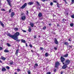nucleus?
<instances>
[{
  "mask_svg": "<svg viewBox=\"0 0 74 74\" xmlns=\"http://www.w3.org/2000/svg\"><path fill=\"white\" fill-rule=\"evenodd\" d=\"M27 73H28V74H31V72L30 71V70L28 71Z\"/></svg>",
  "mask_w": 74,
  "mask_h": 74,
  "instance_id": "obj_24",
  "label": "nucleus"
},
{
  "mask_svg": "<svg viewBox=\"0 0 74 74\" xmlns=\"http://www.w3.org/2000/svg\"><path fill=\"white\" fill-rule=\"evenodd\" d=\"M38 16H39V17H41V16H42V14H41V13H39Z\"/></svg>",
  "mask_w": 74,
  "mask_h": 74,
  "instance_id": "obj_21",
  "label": "nucleus"
},
{
  "mask_svg": "<svg viewBox=\"0 0 74 74\" xmlns=\"http://www.w3.org/2000/svg\"><path fill=\"white\" fill-rule=\"evenodd\" d=\"M49 26H51V24H49Z\"/></svg>",
  "mask_w": 74,
  "mask_h": 74,
  "instance_id": "obj_57",
  "label": "nucleus"
},
{
  "mask_svg": "<svg viewBox=\"0 0 74 74\" xmlns=\"http://www.w3.org/2000/svg\"><path fill=\"white\" fill-rule=\"evenodd\" d=\"M67 65H66V64H64L63 66L62 67V69H65L67 67Z\"/></svg>",
  "mask_w": 74,
  "mask_h": 74,
  "instance_id": "obj_6",
  "label": "nucleus"
},
{
  "mask_svg": "<svg viewBox=\"0 0 74 74\" xmlns=\"http://www.w3.org/2000/svg\"><path fill=\"white\" fill-rule=\"evenodd\" d=\"M70 61L69 60H67L65 62L64 64H66V65H68V64L70 63Z\"/></svg>",
  "mask_w": 74,
  "mask_h": 74,
  "instance_id": "obj_2",
  "label": "nucleus"
},
{
  "mask_svg": "<svg viewBox=\"0 0 74 74\" xmlns=\"http://www.w3.org/2000/svg\"><path fill=\"white\" fill-rule=\"evenodd\" d=\"M71 18H74V15H72L71 16Z\"/></svg>",
  "mask_w": 74,
  "mask_h": 74,
  "instance_id": "obj_35",
  "label": "nucleus"
},
{
  "mask_svg": "<svg viewBox=\"0 0 74 74\" xmlns=\"http://www.w3.org/2000/svg\"><path fill=\"white\" fill-rule=\"evenodd\" d=\"M29 47H31V48H32V45L31 44L29 45Z\"/></svg>",
  "mask_w": 74,
  "mask_h": 74,
  "instance_id": "obj_42",
  "label": "nucleus"
},
{
  "mask_svg": "<svg viewBox=\"0 0 74 74\" xmlns=\"http://www.w3.org/2000/svg\"><path fill=\"white\" fill-rule=\"evenodd\" d=\"M57 26H58V25H57Z\"/></svg>",
  "mask_w": 74,
  "mask_h": 74,
  "instance_id": "obj_64",
  "label": "nucleus"
},
{
  "mask_svg": "<svg viewBox=\"0 0 74 74\" xmlns=\"http://www.w3.org/2000/svg\"><path fill=\"white\" fill-rule=\"evenodd\" d=\"M64 44L65 45H69V43H68L67 42H65L64 43Z\"/></svg>",
  "mask_w": 74,
  "mask_h": 74,
  "instance_id": "obj_23",
  "label": "nucleus"
},
{
  "mask_svg": "<svg viewBox=\"0 0 74 74\" xmlns=\"http://www.w3.org/2000/svg\"><path fill=\"white\" fill-rule=\"evenodd\" d=\"M63 73H64V72L62 71V72H61V74H63Z\"/></svg>",
  "mask_w": 74,
  "mask_h": 74,
  "instance_id": "obj_48",
  "label": "nucleus"
},
{
  "mask_svg": "<svg viewBox=\"0 0 74 74\" xmlns=\"http://www.w3.org/2000/svg\"><path fill=\"white\" fill-rule=\"evenodd\" d=\"M66 15H68V13H66Z\"/></svg>",
  "mask_w": 74,
  "mask_h": 74,
  "instance_id": "obj_63",
  "label": "nucleus"
},
{
  "mask_svg": "<svg viewBox=\"0 0 74 74\" xmlns=\"http://www.w3.org/2000/svg\"><path fill=\"white\" fill-rule=\"evenodd\" d=\"M48 53H46L45 54V56L46 57H47V56H48Z\"/></svg>",
  "mask_w": 74,
  "mask_h": 74,
  "instance_id": "obj_28",
  "label": "nucleus"
},
{
  "mask_svg": "<svg viewBox=\"0 0 74 74\" xmlns=\"http://www.w3.org/2000/svg\"><path fill=\"white\" fill-rule=\"evenodd\" d=\"M23 13H22L21 14V15H23Z\"/></svg>",
  "mask_w": 74,
  "mask_h": 74,
  "instance_id": "obj_56",
  "label": "nucleus"
},
{
  "mask_svg": "<svg viewBox=\"0 0 74 74\" xmlns=\"http://www.w3.org/2000/svg\"><path fill=\"white\" fill-rule=\"evenodd\" d=\"M54 72H56V69H55L54 70Z\"/></svg>",
  "mask_w": 74,
  "mask_h": 74,
  "instance_id": "obj_47",
  "label": "nucleus"
},
{
  "mask_svg": "<svg viewBox=\"0 0 74 74\" xmlns=\"http://www.w3.org/2000/svg\"><path fill=\"white\" fill-rule=\"evenodd\" d=\"M64 1H65V2L66 4L67 3V2L66 1V0H64Z\"/></svg>",
  "mask_w": 74,
  "mask_h": 74,
  "instance_id": "obj_49",
  "label": "nucleus"
},
{
  "mask_svg": "<svg viewBox=\"0 0 74 74\" xmlns=\"http://www.w3.org/2000/svg\"><path fill=\"white\" fill-rule=\"evenodd\" d=\"M42 0L43 1H45V0Z\"/></svg>",
  "mask_w": 74,
  "mask_h": 74,
  "instance_id": "obj_60",
  "label": "nucleus"
},
{
  "mask_svg": "<svg viewBox=\"0 0 74 74\" xmlns=\"http://www.w3.org/2000/svg\"><path fill=\"white\" fill-rule=\"evenodd\" d=\"M2 49H3V48L2 47H0V50H2Z\"/></svg>",
  "mask_w": 74,
  "mask_h": 74,
  "instance_id": "obj_52",
  "label": "nucleus"
},
{
  "mask_svg": "<svg viewBox=\"0 0 74 74\" xmlns=\"http://www.w3.org/2000/svg\"><path fill=\"white\" fill-rule=\"evenodd\" d=\"M5 52L7 53L9 52V51L7 49H5L4 51Z\"/></svg>",
  "mask_w": 74,
  "mask_h": 74,
  "instance_id": "obj_20",
  "label": "nucleus"
},
{
  "mask_svg": "<svg viewBox=\"0 0 74 74\" xmlns=\"http://www.w3.org/2000/svg\"><path fill=\"white\" fill-rule=\"evenodd\" d=\"M74 0H72V4H73L74 3Z\"/></svg>",
  "mask_w": 74,
  "mask_h": 74,
  "instance_id": "obj_36",
  "label": "nucleus"
},
{
  "mask_svg": "<svg viewBox=\"0 0 74 74\" xmlns=\"http://www.w3.org/2000/svg\"><path fill=\"white\" fill-rule=\"evenodd\" d=\"M25 19H26V16H23L21 17V19L22 20L25 21Z\"/></svg>",
  "mask_w": 74,
  "mask_h": 74,
  "instance_id": "obj_9",
  "label": "nucleus"
},
{
  "mask_svg": "<svg viewBox=\"0 0 74 74\" xmlns=\"http://www.w3.org/2000/svg\"><path fill=\"white\" fill-rule=\"evenodd\" d=\"M23 32H24L25 33H26V31L25 30H23Z\"/></svg>",
  "mask_w": 74,
  "mask_h": 74,
  "instance_id": "obj_45",
  "label": "nucleus"
},
{
  "mask_svg": "<svg viewBox=\"0 0 74 74\" xmlns=\"http://www.w3.org/2000/svg\"><path fill=\"white\" fill-rule=\"evenodd\" d=\"M28 31L29 32H31V28H29Z\"/></svg>",
  "mask_w": 74,
  "mask_h": 74,
  "instance_id": "obj_29",
  "label": "nucleus"
},
{
  "mask_svg": "<svg viewBox=\"0 0 74 74\" xmlns=\"http://www.w3.org/2000/svg\"><path fill=\"white\" fill-rule=\"evenodd\" d=\"M21 41L22 42H23L24 43H25V42H26V41L25 40H24L23 39H22L21 40Z\"/></svg>",
  "mask_w": 74,
  "mask_h": 74,
  "instance_id": "obj_18",
  "label": "nucleus"
},
{
  "mask_svg": "<svg viewBox=\"0 0 74 74\" xmlns=\"http://www.w3.org/2000/svg\"><path fill=\"white\" fill-rule=\"evenodd\" d=\"M65 21H66V20L64 19H63V20H62V23H64Z\"/></svg>",
  "mask_w": 74,
  "mask_h": 74,
  "instance_id": "obj_19",
  "label": "nucleus"
},
{
  "mask_svg": "<svg viewBox=\"0 0 74 74\" xmlns=\"http://www.w3.org/2000/svg\"><path fill=\"white\" fill-rule=\"evenodd\" d=\"M54 49H55V50H57V48L56 47H55Z\"/></svg>",
  "mask_w": 74,
  "mask_h": 74,
  "instance_id": "obj_50",
  "label": "nucleus"
},
{
  "mask_svg": "<svg viewBox=\"0 0 74 74\" xmlns=\"http://www.w3.org/2000/svg\"><path fill=\"white\" fill-rule=\"evenodd\" d=\"M50 4L51 5H53V3L52 2H51L50 3Z\"/></svg>",
  "mask_w": 74,
  "mask_h": 74,
  "instance_id": "obj_39",
  "label": "nucleus"
},
{
  "mask_svg": "<svg viewBox=\"0 0 74 74\" xmlns=\"http://www.w3.org/2000/svg\"><path fill=\"white\" fill-rule=\"evenodd\" d=\"M30 25L31 27H33V26H34V24L33 23H30Z\"/></svg>",
  "mask_w": 74,
  "mask_h": 74,
  "instance_id": "obj_12",
  "label": "nucleus"
},
{
  "mask_svg": "<svg viewBox=\"0 0 74 74\" xmlns=\"http://www.w3.org/2000/svg\"><path fill=\"white\" fill-rule=\"evenodd\" d=\"M0 62L1 63H2V62H1V61H0Z\"/></svg>",
  "mask_w": 74,
  "mask_h": 74,
  "instance_id": "obj_59",
  "label": "nucleus"
},
{
  "mask_svg": "<svg viewBox=\"0 0 74 74\" xmlns=\"http://www.w3.org/2000/svg\"><path fill=\"white\" fill-rule=\"evenodd\" d=\"M14 74H17V73H16V72H15L14 73Z\"/></svg>",
  "mask_w": 74,
  "mask_h": 74,
  "instance_id": "obj_55",
  "label": "nucleus"
},
{
  "mask_svg": "<svg viewBox=\"0 0 74 74\" xmlns=\"http://www.w3.org/2000/svg\"><path fill=\"white\" fill-rule=\"evenodd\" d=\"M12 38H13L15 40H16L17 41H18L19 42L20 41V40L19 39H18V37L16 36L15 38H13V37H12Z\"/></svg>",
  "mask_w": 74,
  "mask_h": 74,
  "instance_id": "obj_3",
  "label": "nucleus"
},
{
  "mask_svg": "<svg viewBox=\"0 0 74 74\" xmlns=\"http://www.w3.org/2000/svg\"><path fill=\"white\" fill-rule=\"evenodd\" d=\"M11 10H12V9H10V10H9V12H11Z\"/></svg>",
  "mask_w": 74,
  "mask_h": 74,
  "instance_id": "obj_40",
  "label": "nucleus"
},
{
  "mask_svg": "<svg viewBox=\"0 0 74 74\" xmlns=\"http://www.w3.org/2000/svg\"><path fill=\"white\" fill-rule=\"evenodd\" d=\"M55 64V67H57L58 66H59L60 65L59 62H57Z\"/></svg>",
  "mask_w": 74,
  "mask_h": 74,
  "instance_id": "obj_5",
  "label": "nucleus"
},
{
  "mask_svg": "<svg viewBox=\"0 0 74 74\" xmlns=\"http://www.w3.org/2000/svg\"><path fill=\"white\" fill-rule=\"evenodd\" d=\"M2 71H6V69H5V68H3L2 69Z\"/></svg>",
  "mask_w": 74,
  "mask_h": 74,
  "instance_id": "obj_17",
  "label": "nucleus"
},
{
  "mask_svg": "<svg viewBox=\"0 0 74 74\" xmlns=\"http://www.w3.org/2000/svg\"><path fill=\"white\" fill-rule=\"evenodd\" d=\"M19 34H20L18 32H16L15 33L14 35H11L10 34H7V35L8 36H9V37H11V38H12V37L13 38H15V37H17V36H19Z\"/></svg>",
  "mask_w": 74,
  "mask_h": 74,
  "instance_id": "obj_1",
  "label": "nucleus"
},
{
  "mask_svg": "<svg viewBox=\"0 0 74 74\" xmlns=\"http://www.w3.org/2000/svg\"><path fill=\"white\" fill-rule=\"evenodd\" d=\"M7 0L10 7H11V3H10V0Z\"/></svg>",
  "mask_w": 74,
  "mask_h": 74,
  "instance_id": "obj_7",
  "label": "nucleus"
},
{
  "mask_svg": "<svg viewBox=\"0 0 74 74\" xmlns=\"http://www.w3.org/2000/svg\"><path fill=\"white\" fill-rule=\"evenodd\" d=\"M1 59L2 60H5L6 59V58L3 57V56H1Z\"/></svg>",
  "mask_w": 74,
  "mask_h": 74,
  "instance_id": "obj_11",
  "label": "nucleus"
},
{
  "mask_svg": "<svg viewBox=\"0 0 74 74\" xmlns=\"http://www.w3.org/2000/svg\"><path fill=\"white\" fill-rule=\"evenodd\" d=\"M1 10L3 11H5V9H1Z\"/></svg>",
  "mask_w": 74,
  "mask_h": 74,
  "instance_id": "obj_41",
  "label": "nucleus"
},
{
  "mask_svg": "<svg viewBox=\"0 0 74 74\" xmlns=\"http://www.w3.org/2000/svg\"><path fill=\"white\" fill-rule=\"evenodd\" d=\"M18 51H19V49L17 50L15 54L17 56H18Z\"/></svg>",
  "mask_w": 74,
  "mask_h": 74,
  "instance_id": "obj_15",
  "label": "nucleus"
},
{
  "mask_svg": "<svg viewBox=\"0 0 74 74\" xmlns=\"http://www.w3.org/2000/svg\"><path fill=\"white\" fill-rule=\"evenodd\" d=\"M15 14H14V12H12L11 14V17H12L14 16V15Z\"/></svg>",
  "mask_w": 74,
  "mask_h": 74,
  "instance_id": "obj_13",
  "label": "nucleus"
},
{
  "mask_svg": "<svg viewBox=\"0 0 74 74\" xmlns=\"http://www.w3.org/2000/svg\"><path fill=\"white\" fill-rule=\"evenodd\" d=\"M36 3L38 4V5H40V3H39L38 1L36 2Z\"/></svg>",
  "mask_w": 74,
  "mask_h": 74,
  "instance_id": "obj_33",
  "label": "nucleus"
},
{
  "mask_svg": "<svg viewBox=\"0 0 74 74\" xmlns=\"http://www.w3.org/2000/svg\"><path fill=\"white\" fill-rule=\"evenodd\" d=\"M34 38H36V36H34Z\"/></svg>",
  "mask_w": 74,
  "mask_h": 74,
  "instance_id": "obj_51",
  "label": "nucleus"
},
{
  "mask_svg": "<svg viewBox=\"0 0 74 74\" xmlns=\"http://www.w3.org/2000/svg\"><path fill=\"white\" fill-rule=\"evenodd\" d=\"M14 30L15 31H18V28H14Z\"/></svg>",
  "mask_w": 74,
  "mask_h": 74,
  "instance_id": "obj_22",
  "label": "nucleus"
},
{
  "mask_svg": "<svg viewBox=\"0 0 74 74\" xmlns=\"http://www.w3.org/2000/svg\"><path fill=\"white\" fill-rule=\"evenodd\" d=\"M53 1L54 2V3H56V1Z\"/></svg>",
  "mask_w": 74,
  "mask_h": 74,
  "instance_id": "obj_53",
  "label": "nucleus"
},
{
  "mask_svg": "<svg viewBox=\"0 0 74 74\" xmlns=\"http://www.w3.org/2000/svg\"><path fill=\"white\" fill-rule=\"evenodd\" d=\"M0 23L1 26H2L3 27H4V25L3 24V23H2L1 22H0Z\"/></svg>",
  "mask_w": 74,
  "mask_h": 74,
  "instance_id": "obj_14",
  "label": "nucleus"
},
{
  "mask_svg": "<svg viewBox=\"0 0 74 74\" xmlns=\"http://www.w3.org/2000/svg\"><path fill=\"white\" fill-rule=\"evenodd\" d=\"M28 4H29V5H32L33 4V2H29L28 3Z\"/></svg>",
  "mask_w": 74,
  "mask_h": 74,
  "instance_id": "obj_16",
  "label": "nucleus"
},
{
  "mask_svg": "<svg viewBox=\"0 0 74 74\" xmlns=\"http://www.w3.org/2000/svg\"><path fill=\"white\" fill-rule=\"evenodd\" d=\"M26 15H28L29 14V11L27 10L26 11Z\"/></svg>",
  "mask_w": 74,
  "mask_h": 74,
  "instance_id": "obj_27",
  "label": "nucleus"
},
{
  "mask_svg": "<svg viewBox=\"0 0 74 74\" xmlns=\"http://www.w3.org/2000/svg\"><path fill=\"white\" fill-rule=\"evenodd\" d=\"M31 51L32 52H33V50H31Z\"/></svg>",
  "mask_w": 74,
  "mask_h": 74,
  "instance_id": "obj_58",
  "label": "nucleus"
},
{
  "mask_svg": "<svg viewBox=\"0 0 74 74\" xmlns=\"http://www.w3.org/2000/svg\"><path fill=\"white\" fill-rule=\"evenodd\" d=\"M68 56V54H66L64 56V57H67Z\"/></svg>",
  "mask_w": 74,
  "mask_h": 74,
  "instance_id": "obj_25",
  "label": "nucleus"
},
{
  "mask_svg": "<svg viewBox=\"0 0 74 74\" xmlns=\"http://www.w3.org/2000/svg\"><path fill=\"white\" fill-rule=\"evenodd\" d=\"M61 61L62 62H64L65 60V59L63 58V57H61Z\"/></svg>",
  "mask_w": 74,
  "mask_h": 74,
  "instance_id": "obj_8",
  "label": "nucleus"
},
{
  "mask_svg": "<svg viewBox=\"0 0 74 74\" xmlns=\"http://www.w3.org/2000/svg\"><path fill=\"white\" fill-rule=\"evenodd\" d=\"M45 29H46V27H44L43 28V30H45Z\"/></svg>",
  "mask_w": 74,
  "mask_h": 74,
  "instance_id": "obj_37",
  "label": "nucleus"
},
{
  "mask_svg": "<svg viewBox=\"0 0 74 74\" xmlns=\"http://www.w3.org/2000/svg\"><path fill=\"white\" fill-rule=\"evenodd\" d=\"M26 47H27V45L26 44Z\"/></svg>",
  "mask_w": 74,
  "mask_h": 74,
  "instance_id": "obj_61",
  "label": "nucleus"
},
{
  "mask_svg": "<svg viewBox=\"0 0 74 74\" xmlns=\"http://www.w3.org/2000/svg\"><path fill=\"white\" fill-rule=\"evenodd\" d=\"M69 41H71V40H70V39H69Z\"/></svg>",
  "mask_w": 74,
  "mask_h": 74,
  "instance_id": "obj_54",
  "label": "nucleus"
},
{
  "mask_svg": "<svg viewBox=\"0 0 74 74\" xmlns=\"http://www.w3.org/2000/svg\"><path fill=\"white\" fill-rule=\"evenodd\" d=\"M6 69L8 70H9L10 69V67L8 66H6Z\"/></svg>",
  "mask_w": 74,
  "mask_h": 74,
  "instance_id": "obj_32",
  "label": "nucleus"
},
{
  "mask_svg": "<svg viewBox=\"0 0 74 74\" xmlns=\"http://www.w3.org/2000/svg\"><path fill=\"white\" fill-rule=\"evenodd\" d=\"M40 50H42V49H43V48L42 47H40Z\"/></svg>",
  "mask_w": 74,
  "mask_h": 74,
  "instance_id": "obj_46",
  "label": "nucleus"
},
{
  "mask_svg": "<svg viewBox=\"0 0 74 74\" xmlns=\"http://www.w3.org/2000/svg\"><path fill=\"white\" fill-rule=\"evenodd\" d=\"M70 25L71 26V27H72L73 26V25H74V24H73V23H71L70 24Z\"/></svg>",
  "mask_w": 74,
  "mask_h": 74,
  "instance_id": "obj_30",
  "label": "nucleus"
},
{
  "mask_svg": "<svg viewBox=\"0 0 74 74\" xmlns=\"http://www.w3.org/2000/svg\"><path fill=\"white\" fill-rule=\"evenodd\" d=\"M13 64V62H11L10 63V65H11V64Z\"/></svg>",
  "mask_w": 74,
  "mask_h": 74,
  "instance_id": "obj_34",
  "label": "nucleus"
},
{
  "mask_svg": "<svg viewBox=\"0 0 74 74\" xmlns=\"http://www.w3.org/2000/svg\"><path fill=\"white\" fill-rule=\"evenodd\" d=\"M7 45L8 46V47H10L11 45H10V44L9 43H7Z\"/></svg>",
  "mask_w": 74,
  "mask_h": 74,
  "instance_id": "obj_31",
  "label": "nucleus"
},
{
  "mask_svg": "<svg viewBox=\"0 0 74 74\" xmlns=\"http://www.w3.org/2000/svg\"><path fill=\"white\" fill-rule=\"evenodd\" d=\"M35 66H38V64H35Z\"/></svg>",
  "mask_w": 74,
  "mask_h": 74,
  "instance_id": "obj_44",
  "label": "nucleus"
},
{
  "mask_svg": "<svg viewBox=\"0 0 74 74\" xmlns=\"http://www.w3.org/2000/svg\"><path fill=\"white\" fill-rule=\"evenodd\" d=\"M17 72H19V71H21V70L20 69H17Z\"/></svg>",
  "mask_w": 74,
  "mask_h": 74,
  "instance_id": "obj_26",
  "label": "nucleus"
},
{
  "mask_svg": "<svg viewBox=\"0 0 74 74\" xmlns=\"http://www.w3.org/2000/svg\"><path fill=\"white\" fill-rule=\"evenodd\" d=\"M68 48H71L72 46H69L68 47Z\"/></svg>",
  "mask_w": 74,
  "mask_h": 74,
  "instance_id": "obj_38",
  "label": "nucleus"
},
{
  "mask_svg": "<svg viewBox=\"0 0 74 74\" xmlns=\"http://www.w3.org/2000/svg\"><path fill=\"white\" fill-rule=\"evenodd\" d=\"M62 63H63V64H64V62H63Z\"/></svg>",
  "mask_w": 74,
  "mask_h": 74,
  "instance_id": "obj_62",
  "label": "nucleus"
},
{
  "mask_svg": "<svg viewBox=\"0 0 74 74\" xmlns=\"http://www.w3.org/2000/svg\"><path fill=\"white\" fill-rule=\"evenodd\" d=\"M26 6H27V3H25L24 5H23L21 7V8L22 9H24L25 8V7H26Z\"/></svg>",
  "mask_w": 74,
  "mask_h": 74,
  "instance_id": "obj_4",
  "label": "nucleus"
},
{
  "mask_svg": "<svg viewBox=\"0 0 74 74\" xmlns=\"http://www.w3.org/2000/svg\"><path fill=\"white\" fill-rule=\"evenodd\" d=\"M51 73L50 72H48L47 74H51Z\"/></svg>",
  "mask_w": 74,
  "mask_h": 74,
  "instance_id": "obj_43",
  "label": "nucleus"
},
{
  "mask_svg": "<svg viewBox=\"0 0 74 74\" xmlns=\"http://www.w3.org/2000/svg\"><path fill=\"white\" fill-rule=\"evenodd\" d=\"M54 42L56 44H58V41L56 38H55Z\"/></svg>",
  "mask_w": 74,
  "mask_h": 74,
  "instance_id": "obj_10",
  "label": "nucleus"
}]
</instances>
